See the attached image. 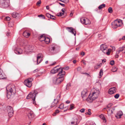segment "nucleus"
Returning <instances> with one entry per match:
<instances>
[{
	"label": "nucleus",
	"instance_id": "63",
	"mask_svg": "<svg viewBox=\"0 0 125 125\" xmlns=\"http://www.w3.org/2000/svg\"><path fill=\"white\" fill-rule=\"evenodd\" d=\"M103 63H104L105 62H106V59H103Z\"/></svg>",
	"mask_w": 125,
	"mask_h": 125
},
{
	"label": "nucleus",
	"instance_id": "41",
	"mask_svg": "<svg viewBox=\"0 0 125 125\" xmlns=\"http://www.w3.org/2000/svg\"><path fill=\"white\" fill-rule=\"evenodd\" d=\"M46 16L48 18H50L51 15L49 13H47L46 14Z\"/></svg>",
	"mask_w": 125,
	"mask_h": 125
},
{
	"label": "nucleus",
	"instance_id": "13",
	"mask_svg": "<svg viewBox=\"0 0 125 125\" xmlns=\"http://www.w3.org/2000/svg\"><path fill=\"white\" fill-rule=\"evenodd\" d=\"M66 30L69 32H70L72 34H73L74 36H75L76 34V32L74 30L72 27H68L66 28Z\"/></svg>",
	"mask_w": 125,
	"mask_h": 125
},
{
	"label": "nucleus",
	"instance_id": "34",
	"mask_svg": "<svg viewBox=\"0 0 125 125\" xmlns=\"http://www.w3.org/2000/svg\"><path fill=\"white\" fill-rule=\"evenodd\" d=\"M91 110L90 109H89L88 110V112L85 113L86 114L88 115H91Z\"/></svg>",
	"mask_w": 125,
	"mask_h": 125
},
{
	"label": "nucleus",
	"instance_id": "31",
	"mask_svg": "<svg viewBox=\"0 0 125 125\" xmlns=\"http://www.w3.org/2000/svg\"><path fill=\"white\" fill-rule=\"evenodd\" d=\"M103 73V70L102 69H101L99 73V75L100 76L99 78H100L102 76Z\"/></svg>",
	"mask_w": 125,
	"mask_h": 125
},
{
	"label": "nucleus",
	"instance_id": "36",
	"mask_svg": "<svg viewBox=\"0 0 125 125\" xmlns=\"http://www.w3.org/2000/svg\"><path fill=\"white\" fill-rule=\"evenodd\" d=\"M108 12L110 13H111L113 12V10L111 7H109L108 9Z\"/></svg>",
	"mask_w": 125,
	"mask_h": 125
},
{
	"label": "nucleus",
	"instance_id": "7",
	"mask_svg": "<svg viewBox=\"0 0 125 125\" xmlns=\"http://www.w3.org/2000/svg\"><path fill=\"white\" fill-rule=\"evenodd\" d=\"M34 47L30 45H27L25 47V52L26 54H28L34 51Z\"/></svg>",
	"mask_w": 125,
	"mask_h": 125
},
{
	"label": "nucleus",
	"instance_id": "45",
	"mask_svg": "<svg viewBox=\"0 0 125 125\" xmlns=\"http://www.w3.org/2000/svg\"><path fill=\"white\" fill-rule=\"evenodd\" d=\"M38 17H41L43 19H45V16L43 15H39L38 16Z\"/></svg>",
	"mask_w": 125,
	"mask_h": 125
},
{
	"label": "nucleus",
	"instance_id": "16",
	"mask_svg": "<svg viewBox=\"0 0 125 125\" xmlns=\"http://www.w3.org/2000/svg\"><path fill=\"white\" fill-rule=\"evenodd\" d=\"M28 116L30 120H32L34 117V115L32 111H30L29 112Z\"/></svg>",
	"mask_w": 125,
	"mask_h": 125
},
{
	"label": "nucleus",
	"instance_id": "53",
	"mask_svg": "<svg viewBox=\"0 0 125 125\" xmlns=\"http://www.w3.org/2000/svg\"><path fill=\"white\" fill-rule=\"evenodd\" d=\"M83 74H85V75H87L88 77H89L90 76V75L89 74L87 73H83Z\"/></svg>",
	"mask_w": 125,
	"mask_h": 125
},
{
	"label": "nucleus",
	"instance_id": "57",
	"mask_svg": "<svg viewBox=\"0 0 125 125\" xmlns=\"http://www.w3.org/2000/svg\"><path fill=\"white\" fill-rule=\"evenodd\" d=\"M56 62H54L52 64H51V65H54L56 63Z\"/></svg>",
	"mask_w": 125,
	"mask_h": 125
},
{
	"label": "nucleus",
	"instance_id": "35",
	"mask_svg": "<svg viewBox=\"0 0 125 125\" xmlns=\"http://www.w3.org/2000/svg\"><path fill=\"white\" fill-rule=\"evenodd\" d=\"M64 105L63 104H60L59 108L61 109H62L64 107Z\"/></svg>",
	"mask_w": 125,
	"mask_h": 125
},
{
	"label": "nucleus",
	"instance_id": "62",
	"mask_svg": "<svg viewBox=\"0 0 125 125\" xmlns=\"http://www.w3.org/2000/svg\"><path fill=\"white\" fill-rule=\"evenodd\" d=\"M49 7L48 6H46V9L47 10H49Z\"/></svg>",
	"mask_w": 125,
	"mask_h": 125
},
{
	"label": "nucleus",
	"instance_id": "42",
	"mask_svg": "<svg viewBox=\"0 0 125 125\" xmlns=\"http://www.w3.org/2000/svg\"><path fill=\"white\" fill-rule=\"evenodd\" d=\"M119 94H116L115 95L114 97L115 98L117 99L119 97Z\"/></svg>",
	"mask_w": 125,
	"mask_h": 125
},
{
	"label": "nucleus",
	"instance_id": "39",
	"mask_svg": "<svg viewBox=\"0 0 125 125\" xmlns=\"http://www.w3.org/2000/svg\"><path fill=\"white\" fill-rule=\"evenodd\" d=\"M112 105V104L111 103L109 104L107 106V107L108 108H109Z\"/></svg>",
	"mask_w": 125,
	"mask_h": 125
},
{
	"label": "nucleus",
	"instance_id": "3",
	"mask_svg": "<svg viewBox=\"0 0 125 125\" xmlns=\"http://www.w3.org/2000/svg\"><path fill=\"white\" fill-rule=\"evenodd\" d=\"M101 50L104 54L109 55L110 54L111 50L108 49L107 46L105 44H102L100 47Z\"/></svg>",
	"mask_w": 125,
	"mask_h": 125
},
{
	"label": "nucleus",
	"instance_id": "6",
	"mask_svg": "<svg viewBox=\"0 0 125 125\" xmlns=\"http://www.w3.org/2000/svg\"><path fill=\"white\" fill-rule=\"evenodd\" d=\"M33 80V79L32 78H28L25 80L24 83L26 86L30 87L32 86V82Z\"/></svg>",
	"mask_w": 125,
	"mask_h": 125
},
{
	"label": "nucleus",
	"instance_id": "51",
	"mask_svg": "<svg viewBox=\"0 0 125 125\" xmlns=\"http://www.w3.org/2000/svg\"><path fill=\"white\" fill-rule=\"evenodd\" d=\"M111 47H112V50H113V51H115V47L113 46H111Z\"/></svg>",
	"mask_w": 125,
	"mask_h": 125
},
{
	"label": "nucleus",
	"instance_id": "9",
	"mask_svg": "<svg viewBox=\"0 0 125 125\" xmlns=\"http://www.w3.org/2000/svg\"><path fill=\"white\" fill-rule=\"evenodd\" d=\"M87 90L86 89H84L81 92V97L83 100H86V99L87 96Z\"/></svg>",
	"mask_w": 125,
	"mask_h": 125
},
{
	"label": "nucleus",
	"instance_id": "5",
	"mask_svg": "<svg viewBox=\"0 0 125 125\" xmlns=\"http://www.w3.org/2000/svg\"><path fill=\"white\" fill-rule=\"evenodd\" d=\"M78 118L77 115H74L72 119V121L69 123V125H77L79 122H78Z\"/></svg>",
	"mask_w": 125,
	"mask_h": 125
},
{
	"label": "nucleus",
	"instance_id": "59",
	"mask_svg": "<svg viewBox=\"0 0 125 125\" xmlns=\"http://www.w3.org/2000/svg\"><path fill=\"white\" fill-rule=\"evenodd\" d=\"M82 62H83L84 64V65L86 64V63L85 62V61L84 60L82 61Z\"/></svg>",
	"mask_w": 125,
	"mask_h": 125
},
{
	"label": "nucleus",
	"instance_id": "22",
	"mask_svg": "<svg viewBox=\"0 0 125 125\" xmlns=\"http://www.w3.org/2000/svg\"><path fill=\"white\" fill-rule=\"evenodd\" d=\"M5 78V75L2 69H0V79H3Z\"/></svg>",
	"mask_w": 125,
	"mask_h": 125
},
{
	"label": "nucleus",
	"instance_id": "47",
	"mask_svg": "<svg viewBox=\"0 0 125 125\" xmlns=\"http://www.w3.org/2000/svg\"><path fill=\"white\" fill-rule=\"evenodd\" d=\"M55 17L54 16L51 15V17H50V18L53 20H55Z\"/></svg>",
	"mask_w": 125,
	"mask_h": 125
},
{
	"label": "nucleus",
	"instance_id": "10",
	"mask_svg": "<svg viewBox=\"0 0 125 125\" xmlns=\"http://www.w3.org/2000/svg\"><path fill=\"white\" fill-rule=\"evenodd\" d=\"M7 111L10 117H11L13 114L14 111L12 107L10 106H8L7 107Z\"/></svg>",
	"mask_w": 125,
	"mask_h": 125
},
{
	"label": "nucleus",
	"instance_id": "38",
	"mask_svg": "<svg viewBox=\"0 0 125 125\" xmlns=\"http://www.w3.org/2000/svg\"><path fill=\"white\" fill-rule=\"evenodd\" d=\"M63 14H64L63 13L61 12L57 13V15L58 16H62V15H63Z\"/></svg>",
	"mask_w": 125,
	"mask_h": 125
},
{
	"label": "nucleus",
	"instance_id": "24",
	"mask_svg": "<svg viewBox=\"0 0 125 125\" xmlns=\"http://www.w3.org/2000/svg\"><path fill=\"white\" fill-rule=\"evenodd\" d=\"M41 56H37V63L39 64L42 61V58Z\"/></svg>",
	"mask_w": 125,
	"mask_h": 125
},
{
	"label": "nucleus",
	"instance_id": "28",
	"mask_svg": "<svg viewBox=\"0 0 125 125\" xmlns=\"http://www.w3.org/2000/svg\"><path fill=\"white\" fill-rule=\"evenodd\" d=\"M100 118H101L103 120L104 122L105 123L106 122V120L104 115H101L99 116Z\"/></svg>",
	"mask_w": 125,
	"mask_h": 125
},
{
	"label": "nucleus",
	"instance_id": "27",
	"mask_svg": "<svg viewBox=\"0 0 125 125\" xmlns=\"http://www.w3.org/2000/svg\"><path fill=\"white\" fill-rule=\"evenodd\" d=\"M58 78L56 77H54L52 78L53 83L55 84H58L57 81Z\"/></svg>",
	"mask_w": 125,
	"mask_h": 125
},
{
	"label": "nucleus",
	"instance_id": "50",
	"mask_svg": "<svg viewBox=\"0 0 125 125\" xmlns=\"http://www.w3.org/2000/svg\"><path fill=\"white\" fill-rule=\"evenodd\" d=\"M85 109H82L80 110V112L82 113H83L84 112Z\"/></svg>",
	"mask_w": 125,
	"mask_h": 125
},
{
	"label": "nucleus",
	"instance_id": "2",
	"mask_svg": "<svg viewBox=\"0 0 125 125\" xmlns=\"http://www.w3.org/2000/svg\"><path fill=\"white\" fill-rule=\"evenodd\" d=\"M99 90H97L92 93V94H90L88 97L86 98V100L89 103H92L93 101L97 98L99 94Z\"/></svg>",
	"mask_w": 125,
	"mask_h": 125
},
{
	"label": "nucleus",
	"instance_id": "55",
	"mask_svg": "<svg viewBox=\"0 0 125 125\" xmlns=\"http://www.w3.org/2000/svg\"><path fill=\"white\" fill-rule=\"evenodd\" d=\"M59 4H60L62 6L64 7L65 6V5L64 4H63L62 3H60V2H59Z\"/></svg>",
	"mask_w": 125,
	"mask_h": 125
},
{
	"label": "nucleus",
	"instance_id": "61",
	"mask_svg": "<svg viewBox=\"0 0 125 125\" xmlns=\"http://www.w3.org/2000/svg\"><path fill=\"white\" fill-rule=\"evenodd\" d=\"M122 39L123 40H125V36H123L122 38Z\"/></svg>",
	"mask_w": 125,
	"mask_h": 125
},
{
	"label": "nucleus",
	"instance_id": "17",
	"mask_svg": "<svg viewBox=\"0 0 125 125\" xmlns=\"http://www.w3.org/2000/svg\"><path fill=\"white\" fill-rule=\"evenodd\" d=\"M116 89L115 87L112 88L110 89L108 93L110 94H112L116 92Z\"/></svg>",
	"mask_w": 125,
	"mask_h": 125
},
{
	"label": "nucleus",
	"instance_id": "64",
	"mask_svg": "<svg viewBox=\"0 0 125 125\" xmlns=\"http://www.w3.org/2000/svg\"><path fill=\"white\" fill-rule=\"evenodd\" d=\"M9 33H10L9 32H7V33H6V35L7 36H9Z\"/></svg>",
	"mask_w": 125,
	"mask_h": 125
},
{
	"label": "nucleus",
	"instance_id": "21",
	"mask_svg": "<svg viewBox=\"0 0 125 125\" xmlns=\"http://www.w3.org/2000/svg\"><path fill=\"white\" fill-rule=\"evenodd\" d=\"M60 68V70H59L58 75L60 76H63V75H65V72L64 71L62 70L63 69L62 68Z\"/></svg>",
	"mask_w": 125,
	"mask_h": 125
},
{
	"label": "nucleus",
	"instance_id": "25",
	"mask_svg": "<svg viewBox=\"0 0 125 125\" xmlns=\"http://www.w3.org/2000/svg\"><path fill=\"white\" fill-rule=\"evenodd\" d=\"M125 48V46H123L121 47H120L118 49V50L116 51V53L118 54L120 52L122 51Z\"/></svg>",
	"mask_w": 125,
	"mask_h": 125
},
{
	"label": "nucleus",
	"instance_id": "4",
	"mask_svg": "<svg viewBox=\"0 0 125 125\" xmlns=\"http://www.w3.org/2000/svg\"><path fill=\"white\" fill-rule=\"evenodd\" d=\"M122 24V21L121 20H116L112 23V27L114 29H115L118 27H120Z\"/></svg>",
	"mask_w": 125,
	"mask_h": 125
},
{
	"label": "nucleus",
	"instance_id": "44",
	"mask_svg": "<svg viewBox=\"0 0 125 125\" xmlns=\"http://www.w3.org/2000/svg\"><path fill=\"white\" fill-rule=\"evenodd\" d=\"M5 20L7 21H8L10 20V18L9 17H7L5 18Z\"/></svg>",
	"mask_w": 125,
	"mask_h": 125
},
{
	"label": "nucleus",
	"instance_id": "60",
	"mask_svg": "<svg viewBox=\"0 0 125 125\" xmlns=\"http://www.w3.org/2000/svg\"><path fill=\"white\" fill-rule=\"evenodd\" d=\"M62 12H63L62 13H64V8H63L62 9Z\"/></svg>",
	"mask_w": 125,
	"mask_h": 125
},
{
	"label": "nucleus",
	"instance_id": "29",
	"mask_svg": "<svg viewBox=\"0 0 125 125\" xmlns=\"http://www.w3.org/2000/svg\"><path fill=\"white\" fill-rule=\"evenodd\" d=\"M19 14L17 13L13 12L12 14V16L14 18H15L19 16Z\"/></svg>",
	"mask_w": 125,
	"mask_h": 125
},
{
	"label": "nucleus",
	"instance_id": "37",
	"mask_svg": "<svg viewBox=\"0 0 125 125\" xmlns=\"http://www.w3.org/2000/svg\"><path fill=\"white\" fill-rule=\"evenodd\" d=\"M41 0H39L36 3V5L37 6H40V4H41Z\"/></svg>",
	"mask_w": 125,
	"mask_h": 125
},
{
	"label": "nucleus",
	"instance_id": "30",
	"mask_svg": "<svg viewBox=\"0 0 125 125\" xmlns=\"http://www.w3.org/2000/svg\"><path fill=\"white\" fill-rule=\"evenodd\" d=\"M105 4H103L100 5L98 7L99 9H101L105 7Z\"/></svg>",
	"mask_w": 125,
	"mask_h": 125
},
{
	"label": "nucleus",
	"instance_id": "33",
	"mask_svg": "<svg viewBox=\"0 0 125 125\" xmlns=\"http://www.w3.org/2000/svg\"><path fill=\"white\" fill-rule=\"evenodd\" d=\"M117 68L116 67L114 66L113 67L112 69V71L113 72H115L117 71Z\"/></svg>",
	"mask_w": 125,
	"mask_h": 125
},
{
	"label": "nucleus",
	"instance_id": "26",
	"mask_svg": "<svg viewBox=\"0 0 125 125\" xmlns=\"http://www.w3.org/2000/svg\"><path fill=\"white\" fill-rule=\"evenodd\" d=\"M23 35L24 36L27 38L30 35V34L27 31H25L23 32Z\"/></svg>",
	"mask_w": 125,
	"mask_h": 125
},
{
	"label": "nucleus",
	"instance_id": "18",
	"mask_svg": "<svg viewBox=\"0 0 125 125\" xmlns=\"http://www.w3.org/2000/svg\"><path fill=\"white\" fill-rule=\"evenodd\" d=\"M56 67H55L53 69H52L51 71V73L54 74L57 72L59 73V70H60V68H56Z\"/></svg>",
	"mask_w": 125,
	"mask_h": 125
},
{
	"label": "nucleus",
	"instance_id": "46",
	"mask_svg": "<svg viewBox=\"0 0 125 125\" xmlns=\"http://www.w3.org/2000/svg\"><path fill=\"white\" fill-rule=\"evenodd\" d=\"M62 68L63 69H64L65 70H68L69 69V67H63Z\"/></svg>",
	"mask_w": 125,
	"mask_h": 125
},
{
	"label": "nucleus",
	"instance_id": "40",
	"mask_svg": "<svg viewBox=\"0 0 125 125\" xmlns=\"http://www.w3.org/2000/svg\"><path fill=\"white\" fill-rule=\"evenodd\" d=\"M74 108V106L73 104H72L70 106V110H72V109Z\"/></svg>",
	"mask_w": 125,
	"mask_h": 125
},
{
	"label": "nucleus",
	"instance_id": "12",
	"mask_svg": "<svg viewBox=\"0 0 125 125\" xmlns=\"http://www.w3.org/2000/svg\"><path fill=\"white\" fill-rule=\"evenodd\" d=\"M80 21L81 22L82 24L85 25H87L90 24V22L89 21V20L88 19L86 20L84 18H81V19Z\"/></svg>",
	"mask_w": 125,
	"mask_h": 125
},
{
	"label": "nucleus",
	"instance_id": "11",
	"mask_svg": "<svg viewBox=\"0 0 125 125\" xmlns=\"http://www.w3.org/2000/svg\"><path fill=\"white\" fill-rule=\"evenodd\" d=\"M8 3L6 2L5 0H0V6L1 7H8Z\"/></svg>",
	"mask_w": 125,
	"mask_h": 125
},
{
	"label": "nucleus",
	"instance_id": "15",
	"mask_svg": "<svg viewBox=\"0 0 125 125\" xmlns=\"http://www.w3.org/2000/svg\"><path fill=\"white\" fill-rule=\"evenodd\" d=\"M58 96L59 97V98H58V99L56 100L55 99H54V101L52 103L51 106V107H53L54 106L58 103V99L60 98V95H59Z\"/></svg>",
	"mask_w": 125,
	"mask_h": 125
},
{
	"label": "nucleus",
	"instance_id": "58",
	"mask_svg": "<svg viewBox=\"0 0 125 125\" xmlns=\"http://www.w3.org/2000/svg\"><path fill=\"white\" fill-rule=\"evenodd\" d=\"M81 54L83 56L84 55L85 53L84 52H82L81 53Z\"/></svg>",
	"mask_w": 125,
	"mask_h": 125
},
{
	"label": "nucleus",
	"instance_id": "43",
	"mask_svg": "<svg viewBox=\"0 0 125 125\" xmlns=\"http://www.w3.org/2000/svg\"><path fill=\"white\" fill-rule=\"evenodd\" d=\"M59 112V110H57L55 111V112L54 113L53 115V116H55L56 115V114L58 113Z\"/></svg>",
	"mask_w": 125,
	"mask_h": 125
},
{
	"label": "nucleus",
	"instance_id": "1",
	"mask_svg": "<svg viewBox=\"0 0 125 125\" xmlns=\"http://www.w3.org/2000/svg\"><path fill=\"white\" fill-rule=\"evenodd\" d=\"M6 89L8 92L7 96L8 99L10 98L12 94H14L16 93L15 86L13 84H10L8 85L6 87Z\"/></svg>",
	"mask_w": 125,
	"mask_h": 125
},
{
	"label": "nucleus",
	"instance_id": "23",
	"mask_svg": "<svg viewBox=\"0 0 125 125\" xmlns=\"http://www.w3.org/2000/svg\"><path fill=\"white\" fill-rule=\"evenodd\" d=\"M64 79L63 76H60V77L58 78L57 81L58 84L60 83Z\"/></svg>",
	"mask_w": 125,
	"mask_h": 125
},
{
	"label": "nucleus",
	"instance_id": "52",
	"mask_svg": "<svg viewBox=\"0 0 125 125\" xmlns=\"http://www.w3.org/2000/svg\"><path fill=\"white\" fill-rule=\"evenodd\" d=\"M100 67V65L97 64V66L95 67V68H99Z\"/></svg>",
	"mask_w": 125,
	"mask_h": 125
},
{
	"label": "nucleus",
	"instance_id": "14",
	"mask_svg": "<svg viewBox=\"0 0 125 125\" xmlns=\"http://www.w3.org/2000/svg\"><path fill=\"white\" fill-rule=\"evenodd\" d=\"M41 36H42V38L43 39V40H40V41L42 42L44 41L46 44H48L49 42L50 39L49 38L45 37L43 35H42Z\"/></svg>",
	"mask_w": 125,
	"mask_h": 125
},
{
	"label": "nucleus",
	"instance_id": "19",
	"mask_svg": "<svg viewBox=\"0 0 125 125\" xmlns=\"http://www.w3.org/2000/svg\"><path fill=\"white\" fill-rule=\"evenodd\" d=\"M123 115V113L122 111H120L118 112L115 115V117L117 118H120L121 116Z\"/></svg>",
	"mask_w": 125,
	"mask_h": 125
},
{
	"label": "nucleus",
	"instance_id": "8",
	"mask_svg": "<svg viewBox=\"0 0 125 125\" xmlns=\"http://www.w3.org/2000/svg\"><path fill=\"white\" fill-rule=\"evenodd\" d=\"M36 94L34 92L33 93L32 92L30 93L27 96V99L31 98L32 99L33 101V104H35V96Z\"/></svg>",
	"mask_w": 125,
	"mask_h": 125
},
{
	"label": "nucleus",
	"instance_id": "20",
	"mask_svg": "<svg viewBox=\"0 0 125 125\" xmlns=\"http://www.w3.org/2000/svg\"><path fill=\"white\" fill-rule=\"evenodd\" d=\"M14 51L15 53L18 54H21L23 53L22 50L21 49H16Z\"/></svg>",
	"mask_w": 125,
	"mask_h": 125
},
{
	"label": "nucleus",
	"instance_id": "49",
	"mask_svg": "<svg viewBox=\"0 0 125 125\" xmlns=\"http://www.w3.org/2000/svg\"><path fill=\"white\" fill-rule=\"evenodd\" d=\"M56 45L53 47H52L51 48V49L52 50L54 51V50L56 48Z\"/></svg>",
	"mask_w": 125,
	"mask_h": 125
},
{
	"label": "nucleus",
	"instance_id": "48",
	"mask_svg": "<svg viewBox=\"0 0 125 125\" xmlns=\"http://www.w3.org/2000/svg\"><path fill=\"white\" fill-rule=\"evenodd\" d=\"M114 61L112 60L110 62V64L111 65H114Z\"/></svg>",
	"mask_w": 125,
	"mask_h": 125
},
{
	"label": "nucleus",
	"instance_id": "54",
	"mask_svg": "<svg viewBox=\"0 0 125 125\" xmlns=\"http://www.w3.org/2000/svg\"><path fill=\"white\" fill-rule=\"evenodd\" d=\"M42 36H41V35L39 37V39L40 41V40H43V39L42 38Z\"/></svg>",
	"mask_w": 125,
	"mask_h": 125
},
{
	"label": "nucleus",
	"instance_id": "32",
	"mask_svg": "<svg viewBox=\"0 0 125 125\" xmlns=\"http://www.w3.org/2000/svg\"><path fill=\"white\" fill-rule=\"evenodd\" d=\"M62 2L64 3H67L69 1V0H57Z\"/></svg>",
	"mask_w": 125,
	"mask_h": 125
},
{
	"label": "nucleus",
	"instance_id": "56",
	"mask_svg": "<svg viewBox=\"0 0 125 125\" xmlns=\"http://www.w3.org/2000/svg\"><path fill=\"white\" fill-rule=\"evenodd\" d=\"M38 69H36L33 71V72L35 73L36 72H38Z\"/></svg>",
	"mask_w": 125,
	"mask_h": 125
}]
</instances>
